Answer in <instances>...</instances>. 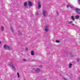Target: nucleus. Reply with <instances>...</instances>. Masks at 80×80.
<instances>
[{
    "label": "nucleus",
    "mask_w": 80,
    "mask_h": 80,
    "mask_svg": "<svg viewBox=\"0 0 80 80\" xmlns=\"http://www.w3.org/2000/svg\"><path fill=\"white\" fill-rule=\"evenodd\" d=\"M72 64L70 63L69 64V68H72Z\"/></svg>",
    "instance_id": "f8f14e48"
},
{
    "label": "nucleus",
    "mask_w": 80,
    "mask_h": 80,
    "mask_svg": "<svg viewBox=\"0 0 80 80\" xmlns=\"http://www.w3.org/2000/svg\"><path fill=\"white\" fill-rule=\"evenodd\" d=\"M78 80H80V78H78Z\"/></svg>",
    "instance_id": "5701e85b"
},
{
    "label": "nucleus",
    "mask_w": 80,
    "mask_h": 80,
    "mask_svg": "<svg viewBox=\"0 0 80 80\" xmlns=\"http://www.w3.org/2000/svg\"><path fill=\"white\" fill-rule=\"evenodd\" d=\"M31 54L32 55H34V52H33V51H32Z\"/></svg>",
    "instance_id": "2eb2a0df"
},
{
    "label": "nucleus",
    "mask_w": 80,
    "mask_h": 80,
    "mask_svg": "<svg viewBox=\"0 0 80 80\" xmlns=\"http://www.w3.org/2000/svg\"><path fill=\"white\" fill-rule=\"evenodd\" d=\"M27 3L26 2H24V7H27Z\"/></svg>",
    "instance_id": "ddd939ff"
},
{
    "label": "nucleus",
    "mask_w": 80,
    "mask_h": 80,
    "mask_svg": "<svg viewBox=\"0 0 80 80\" xmlns=\"http://www.w3.org/2000/svg\"><path fill=\"white\" fill-rule=\"evenodd\" d=\"M28 5L29 6H30L31 7H32V6H33V5H32V3L30 2H28Z\"/></svg>",
    "instance_id": "6e6552de"
},
{
    "label": "nucleus",
    "mask_w": 80,
    "mask_h": 80,
    "mask_svg": "<svg viewBox=\"0 0 80 80\" xmlns=\"http://www.w3.org/2000/svg\"><path fill=\"white\" fill-rule=\"evenodd\" d=\"M17 75L18 76V78L20 77V75H19V73L18 72L17 73Z\"/></svg>",
    "instance_id": "dca6fc26"
},
{
    "label": "nucleus",
    "mask_w": 80,
    "mask_h": 80,
    "mask_svg": "<svg viewBox=\"0 0 80 80\" xmlns=\"http://www.w3.org/2000/svg\"><path fill=\"white\" fill-rule=\"evenodd\" d=\"M67 8H68L70 7L71 8H74V7H73V6H70L68 4L67 5Z\"/></svg>",
    "instance_id": "39448f33"
},
{
    "label": "nucleus",
    "mask_w": 80,
    "mask_h": 80,
    "mask_svg": "<svg viewBox=\"0 0 80 80\" xmlns=\"http://www.w3.org/2000/svg\"><path fill=\"white\" fill-rule=\"evenodd\" d=\"M36 15H38V12H37L36 13Z\"/></svg>",
    "instance_id": "aec40b11"
},
{
    "label": "nucleus",
    "mask_w": 80,
    "mask_h": 80,
    "mask_svg": "<svg viewBox=\"0 0 80 80\" xmlns=\"http://www.w3.org/2000/svg\"><path fill=\"white\" fill-rule=\"evenodd\" d=\"M22 60L23 61H26V59H23V60Z\"/></svg>",
    "instance_id": "b1692460"
},
{
    "label": "nucleus",
    "mask_w": 80,
    "mask_h": 80,
    "mask_svg": "<svg viewBox=\"0 0 80 80\" xmlns=\"http://www.w3.org/2000/svg\"><path fill=\"white\" fill-rule=\"evenodd\" d=\"M77 60L78 62H79V61H80V59L79 58H77Z\"/></svg>",
    "instance_id": "f3484780"
},
{
    "label": "nucleus",
    "mask_w": 80,
    "mask_h": 80,
    "mask_svg": "<svg viewBox=\"0 0 80 80\" xmlns=\"http://www.w3.org/2000/svg\"><path fill=\"white\" fill-rule=\"evenodd\" d=\"M56 42H57V43H59V41H58V40H56Z\"/></svg>",
    "instance_id": "a211bd4d"
},
{
    "label": "nucleus",
    "mask_w": 80,
    "mask_h": 80,
    "mask_svg": "<svg viewBox=\"0 0 80 80\" xmlns=\"http://www.w3.org/2000/svg\"><path fill=\"white\" fill-rule=\"evenodd\" d=\"M48 30H49V28L47 26H46V28H45V31H46V32H48Z\"/></svg>",
    "instance_id": "0eeeda50"
},
{
    "label": "nucleus",
    "mask_w": 80,
    "mask_h": 80,
    "mask_svg": "<svg viewBox=\"0 0 80 80\" xmlns=\"http://www.w3.org/2000/svg\"><path fill=\"white\" fill-rule=\"evenodd\" d=\"M4 48H5V49H8V50H10L11 49L10 48L6 45H4Z\"/></svg>",
    "instance_id": "f03ea898"
},
{
    "label": "nucleus",
    "mask_w": 80,
    "mask_h": 80,
    "mask_svg": "<svg viewBox=\"0 0 80 80\" xmlns=\"http://www.w3.org/2000/svg\"><path fill=\"white\" fill-rule=\"evenodd\" d=\"M25 50H28V48L26 47V48H25Z\"/></svg>",
    "instance_id": "6ab92c4d"
},
{
    "label": "nucleus",
    "mask_w": 80,
    "mask_h": 80,
    "mask_svg": "<svg viewBox=\"0 0 80 80\" xmlns=\"http://www.w3.org/2000/svg\"><path fill=\"white\" fill-rule=\"evenodd\" d=\"M9 66L10 67H11L12 70H13L14 71H15L16 69H15V67L14 66L13 62H11L9 64Z\"/></svg>",
    "instance_id": "f257e3e1"
},
{
    "label": "nucleus",
    "mask_w": 80,
    "mask_h": 80,
    "mask_svg": "<svg viewBox=\"0 0 80 80\" xmlns=\"http://www.w3.org/2000/svg\"><path fill=\"white\" fill-rule=\"evenodd\" d=\"M35 72H40V69H39L38 68H37L35 70Z\"/></svg>",
    "instance_id": "9b49d317"
},
{
    "label": "nucleus",
    "mask_w": 80,
    "mask_h": 80,
    "mask_svg": "<svg viewBox=\"0 0 80 80\" xmlns=\"http://www.w3.org/2000/svg\"><path fill=\"white\" fill-rule=\"evenodd\" d=\"M38 9H40V8H41L42 6H41V4H40V2H38Z\"/></svg>",
    "instance_id": "7ed1b4c3"
},
{
    "label": "nucleus",
    "mask_w": 80,
    "mask_h": 80,
    "mask_svg": "<svg viewBox=\"0 0 80 80\" xmlns=\"http://www.w3.org/2000/svg\"><path fill=\"white\" fill-rule=\"evenodd\" d=\"M1 30L2 31H3L4 30V28L3 26H1Z\"/></svg>",
    "instance_id": "4468645a"
},
{
    "label": "nucleus",
    "mask_w": 80,
    "mask_h": 80,
    "mask_svg": "<svg viewBox=\"0 0 80 80\" xmlns=\"http://www.w3.org/2000/svg\"><path fill=\"white\" fill-rule=\"evenodd\" d=\"M72 22H73V21H72L71 22H69V23H72Z\"/></svg>",
    "instance_id": "412c9836"
},
{
    "label": "nucleus",
    "mask_w": 80,
    "mask_h": 80,
    "mask_svg": "<svg viewBox=\"0 0 80 80\" xmlns=\"http://www.w3.org/2000/svg\"><path fill=\"white\" fill-rule=\"evenodd\" d=\"M76 11L78 13H80V9L77 8L76 9Z\"/></svg>",
    "instance_id": "423d86ee"
},
{
    "label": "nucleus",
    "mask_w": 80,
    "mask_h": 80,
    "mask_svg": "<svg viewBox=\"0 0 80 80\" xmlns=\"http://www.w3.org/2000/svg\"><path fill=\"white\" fill-rule=\"evenodd\" d=\"M75 17L76 19H78V18H79V17H80V16L77 15L75 16Z\"/></svg>",
    "instance_id": "9d476101"
},
{
    "label": "nucleus",
    "mask_w": 80,
    "mask_h": 80,
    "mask_svg": "<svg viewBox=\"0 0 80 80\" xmlns=\"http://www.w3.org/2000/svg\"><path fill=\"white\" fill-rule=\"evenodd\" d=\"M42 14L43 16H45L47 15V12L46 11H43Z\"/></svg>",
    "instance_id": "20e7f679"
},
{
    "label": "nucleus",
    "mask_w": 80,
    "mask_h": 80,
    "mask_svg": "<svg viewBox=\"0 0 80 80\" xmlns=\"http://www.w3.org/2000/svg\"><path fill=\"white\" fill-rule=\"evenodd\" d=\"M2 43V42H1V41H0V44Z\"/></svg>",
    "instance_id": "393cba45"
},
{
    "label": "nucleus",
    "mask_w": 80,
    "mask_h": 80,
    "mask_svg": "<svg viewBox=\"0 0 80 80\" xmlns=\"http://www.w3.org/2000/svg\"><path fill=\"white\" fill-rule=\"evenodd\" d=\"M11 30H12V32H13V29L12 28H11Z\"/></svg>",
    "instance_id": "4be33fe9"
},
{
    "label": "nucleus",
    "mask_w": 80,
    "mask_h": 80,
    "mask_svg": "<svg viewBox=\"0 0 80 80\" xmlns=\"http://www.w3.org/2000/svg\"><path fill=\"white\" fill-rule=\"evenodd\" d=\"M71 18L72 20H75V16H72Z\"/></svg>",
    "instance_id": "1a4fd4ad"
}]
</instances>
